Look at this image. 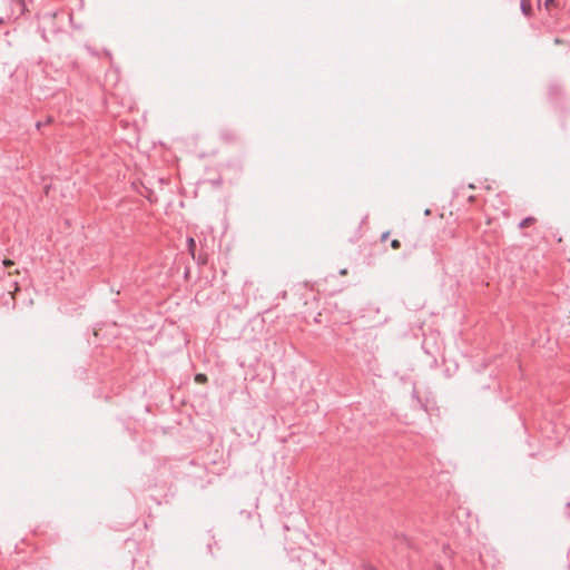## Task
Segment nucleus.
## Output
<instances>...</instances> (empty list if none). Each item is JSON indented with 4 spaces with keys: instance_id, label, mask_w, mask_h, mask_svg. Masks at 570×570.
Returning a JSON list of instances; mask_svg holds the SVG:
<instances>
[{
    "instance_id": "6",
    "label": "nucleus",
    "mask_w": 570,
    "mask_h": 570,
    "mask_svg": "<svg viewBox=\"0 0 570 570\" xmlns=\"http://www.w3.org/2000/svg\"><path fill=\"white\" fill-rule=\"evenodd\" d=\"M556 4H557V0H546V2H544V7L547 10H550Z\"/></svg>"
},
{
    "instance_id": "7",
    "label": "nucleus",
    "mask_w": 570,
    "mask_h": 570,
    "mask_svg": "<svg viewBox=\"0 0 570 570\" xmlns=\"http://www.w3.org/2000/svg\"><path fill=\"white\" fill-rule=\"evenodd\" d=\"M400 246H401V244H400V242H399L397 239L392 240V243H391V247H392L393 249H399V248H400Z\"/></svg>"
},
{
    "instance_id": "11",
    "label": "nucleus",
    "mask_w": 570,
    "mask_h": 570,
    "mask_svg": "<svg viewBox=\"0 0 570 570\" xmlns=\"http://www.w3.org/2000/svg\"><path fill=\"white\" fill-rule=\"evenodd\" d=\"M554 42H556L557 45L562 43V41H561L560 39H556V40H554Z\"/></svg>"
},
{
    "instance_id": "3",
    "label": "nucleus",
    "mask_w": 570,
    "mask_h": 570,
    "mask_svg": "<svg viewBox=\"0 0 570 570\" xmlns=\"http://www.w3.org/2000/svg\"><path fill=\"white\" fill-rule=\"evenodd\" d=\"M533 223H534V218L529 217V218L523 219V220L520 223V227H521V228H525V227L530 226V225H531V224H533Z\"/></svg>"
},
{
    "instance_id": "10",
    "label": "nucleus",
    "mask_w": 570,
    "mask_h": 570,
    "mask_svg": "<svg viewBox=\"0 0 570 570\" xmlns=\"http://www.w3.org/2000/svg\"><path fill=\"white\" fill-rule=\"evenodd\" d=\"M389 236V233L383 234L382 239L385 240Z\"/></svg>"
},
{
    "instance_id": "4",
    "label": "nucleus",
    "mask_w": 570,
    "mask_h": 570,
    "mask_svg": "<svg viewBox=\"0 0 570 570\" xmlns=\"http://www.w3.org/2000/svg\"><path fill=\"white\" fill-rule=\"evenodd\" d=\"M195 247H196L195 239L194 238H189L188 239V248H189V252H190L193 257L195 256Z\"/></svg>"
},
{
    "instance_id": "5",
    "label": "nucleus",
    "mask_w": 570,
    "mask_h": 570,
    "mask_svg": "<svg viewBox=\"0 0 570 570\" xmlns=\"http://www.w3.org/2000/svg\"><path fill=\"white\" fill-rule=\"evenodd\" d=\"M20 291V286L18 283H14L13 291L10 292L11 298L14 301L17 293Z\"/></svg>"
},
{
    "instance_id": "2",
    "label": "nucleus",
    "mask_w": 570,
    "mask_h": 570,
    "mask_svg": "<svg viewBox=\"0 0 570 570\" xmlns=\"http://www.w3.org/2000/svg\"><path fill=\"white\" fill-rule=\"evenodd\" d=\"M195 382L198 384H205L207 382V376L203 373H199L195 376Z\"/></svg>"
},
{
    "instance_id": "8",
    "label": "nucleus",
    "mask_w": 570,
    "mask_h": 570,
    "mask_svg": "<svg viewBox=\"0 0 570 570\" xmlns=\"http://www.w3.org/2000/svg\"><path fill=\"white\" fill-rule=\"evenodd\" d=\"M13 265H14V262H13V261H11V259H9V258H7V259H4V261H3V266H4V267H11V266H13Z\"/></svg>"
},
{
    "instance_id": "12",
    "label": "nucleus",
    "mask_w": 570,
    "mask_h": 570,
    "mask_svg": "<svg viewBox=\"0 0 570 570\" xmlns=\"http://www.w3.org/2000/svg\"><path fill=\"white\" fill-rule=\"evenodd\" d=\"M19 2H22V0H18Z\"/></svg>"
},
{
    "instance_id": "9",
    "label": "nucleus",
    "mask_w": 570,
    "mask_h": 570,
    "mask_svg": "<svg viewBox=\"0 0 570 570\" xmlns=\"http://www.w3.org/2000/svg\"><path fill=\"white\" fill-rule=\"evenodd\" d=\"M12 274L18 275V274H20V271L19 269L12 271ZM9 275H11V272L9 273Z\"/></svg>"
},
{
    "instance_id": "1",
    "label": "nucleus",
    "mask_w": 570,
    "mask_h": 570,
    "mask_svg": "<svg viewBox=\"0 0 570 570\" xmlns=\"http://www.w3.org/2000/svg\"><path fill=\"white\" fill-rule=\"evenodd\" d=\"M521 10L525 16H530L532 12L531 1L521 0Z\"/></svg>"
}]
</instances>
